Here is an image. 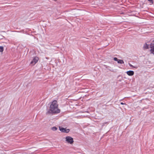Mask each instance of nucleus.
Masks as SVG:
<instances>
[{
  "mask_svg": "<svg viewBox=\"0 0 154 154\" xmlns=\"http://www.w3.org/2000/svg\"><path fill=\"white\" fill-rule=\"evenodd\" d=\"M51 129L53 131H56L57 129V128L55 127H54L51 128Z\"/></svg>",
  "mask_w": 154,
  "mask_h": 154,
  "instance_id": "obj_10",
  "label": "nucleus"
},
{
  "mask_svg": "<svg viewBox=\"0 0 154 154\" xmlns=\"http://www.w3.org/2000/svg\"><path fill=\"white\" fill-rule=\"evenodd\" d=\"M129 66L131 67H134V66L132 65L130 63H129Z\"/></svg>",
  "mask_w": 154,
  "mask_h": 154,
  "instance_id": "obj_11",
  "label": "nucleus"
},
{
  "mask_svg": "<svg viewBox=\"0 0 154 154\" xmlns=\"http://www.w3.org/2000/svg\"><path fill=\"white\" fill-rule=\"evenodd\" d=\"M114 60L115 61H117L118 63H119L123 64L124 63V62L122 60L118 59L116 57L114 58Z\"/></svg>",
  "mask_w": 154,
  "mask_h": 154,
  "instance_id": "obj_6",
  "label": "nucleus"
},
{
  "mask_svg": "<svg viewBox=\"0 0 154 154\" xmlns=\"http://www.w3.org/2000/svg\"><path fill=\"white\" fill-rule=\"evenodd\" d=\"M121 104H122V105H123V104H125V103H123L122 102H121Z\"/></svg>",
  "mask_w": 154,
  "mask_h": 154,
  "instance_id": "obj_13",
  "label": "nucleus"
},
{
  "mask_svg": "<svg viewBox=\"0 0 154 154\" xmlns=\"http://www.w3.org/2000/svg\"><path fill=\"white\" fill-rule=\"evenodd\" d=\"M127 74L129 76L133 75L134 74V72L133 71H129L127 72Z\"/></svg>",
  "mask_w": 154,
  "mask_h": 154,
  "instance_id": "obj_7",
  "label": "nucleus"
},
{
  "mask_svg": "<svg viewBox=\"0 0 154 154\" xmlns=\"http://www.w3.org/2000/svg\"><path fill=\"white\" fill-rule=\"evenodd\" d=\"M4 50V48L3 46H0V52H2Z\"/></svg>",
  "mask_w": 154,
  "mask_h": 154,
  "instance_id": "obj_9",
  "label": "nucleus"
},
{
  "mask_svg": "<svg viewBox=\"0 0 154 154\" xmlns=\"http://www.w3.org/2000/svg\"><path fill=\"white\" fill-rule=\"evenodd\" d=\"M60 130L63 132L68 133L69 131V129H66L65 128H62V127H59Z\"/></svg>",
  "mask_w": 154,
  "mask_h": 154,
  "instance_id": "obj_5",
  "label": "nucleus"
},
{
  "mask_svg": "<svg viewBox=\"0 0 154 154\" xmlns=\"http://www.w3.org/2000/svg\"><path fill=\"white\" fill-rule=\"evenodd\" d=\"M150 51L151 53L154 54V40L150 44Z\"/></svg>",
  "mask_w": 154,
  "mask_h": 154,
  "instance_id": "obj_4",
  "label": "nucleus"
},
{
  "mask_svg": "<svg viewBox=\"0 0 154 154\" xmlns=\"http://www.w3.org/2000/svg\"><path fill=\"white\" fill-rule=\"evenodd\" d=\"M66 142L70 144H72L74 142L73 138L70 136H67L65 138Z\"/></svg>",
  "mask_w": 154,
  "mask_h": 154,
  "instance_id": "obj_2",
  "label": "nucleus"
},
{
  "mask_svg": "<svg viewBox=\"0 0 154 154\" xmlns=\"http://www.w3.org/2000/svg\"><path fill=\"white\" fill-rule=\"evenodd\" d=\"M39 59L38 57H34L33 60L31 62L30 64L32 65H35L38 61Z\"/></svg>",
  "mask_w": 154,
  "mask_h": 154,
  "instance_id": "obj_3",
  "label": "nucleus"
},
{
  "mask_svg": "<svg viewBox=\"0 0 154 154\" xmlns=\"http://www.w3.org/2000/svg\"><path fill=\"white\" fill-rule=\"evenodd\" d=\"M149 45L147 44L146 43H145L143 46V48L144 49H146L149 48Z\"/></svg>",
  "mask_w": 154,
  "mask_h": 154,
  "instance_id": "obj_8",
  "label": "nucleus"
},
{
  "mask_svg": "<svg viewBox=\"0 0 154 154\" xmlns=\"http://www.w3.org/2000/svg\"><path fill=\"white\" fill-rule=\"evenodd\" d=\"M60 112V109L58 108V104L56 100L53 101L50 106L49 110L47 114L48 113H58Z\"/></svg>",
  "mask_w": 154,
  "mask_h": 154,
  "instance_id": "obj_1",
  "label": "nucleus"
},
{
  "mask_svg": "<svg viewBox=\"0 0 154 154\" xmlns=\"http://www.w3.org/2000/svg\"><path fill=\"white\" fill-rule=\"evenodd\" d=\"M148 0V1L150 2H152V3L153 2L152 0Z\"/></svg>",
  "mask_w": 154,
  "mask_h": 154,
  "instance_id": "obj_12",
  "label": "nucleus"
}]
</instances>
